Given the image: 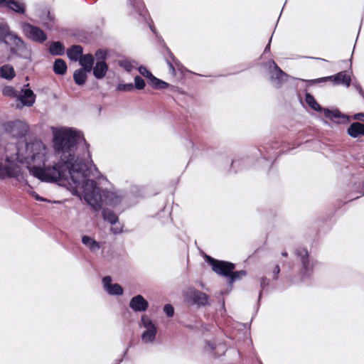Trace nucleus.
Returning a JSON list of instances; mask_svg holds the SVG:
<instances>
[{
    "label": "nucleus",
    "mask_w": 364,
    "mask_h": 364,
    "mask_svg": "<svg viewBox=\"0 0 364 364\" xmlns=\"http://www.w3.org/2000/svg\"><path fill=\"white\" fill-rule=\"evenodd\" d=\"M102 216L105 220H107L112 225L116 224L118 221V216L112 210L108 209L102 211Z\"/></svg>",
    "instance_id": "33"
},
{
    "label": "nucleus",
    "mask_w": 364,
    "mask_h": 364,
    "mask_svg": "<svg viewBox=\"0 0 364 364\" xmlns=\"http://www.w3.org/2000/svg\"><path fill=\"white\" fill-rule=\"evenodd\" d=\"M272 63L273 64L274 70L269 72L270 80L274 87L279 88L287 80L288 75L274 60L272 61Z\"/></svg>",
    "instance_id": "12"
},
{
    "label": "nucleus",
    "mask_w": 364,
    "mask_h": 364,
    "mask_svg": "<svg viewBox=\"0 0 364 364\" xmlns=\"http://www.w3.org/2000/svg\"><path fill=\"white\" fill-rule=\"evenodd\" d=\"M8 127L11 135L16 138L24 136L28 129L27 124L21 120L10 122L8 124Z\"/></svg>",
    "instance_id": "14"
},
{
    "label": "nucleus",
    "mask_w": 364,
    "mask_h": 364,
    "mask_svg": "<svg viewBox=\"0 0 364 364\" xmlns=\"http://www.w3.org/2000/svg\"><path fill=\"white\" fill-rule=\"evenodd\" d=\"M87 73L88 72L82 68L76 70L73 74L75 82L79 85H84L87 80Z\"/></svg>",
    "instance_id": "27"
},
{
    "label": "nucleus",
    "mask_w": 364,
    "mask_h": 364,
    "mask_svg": "<svg viewBox=\"0 0 364 364\" xmlns=\"http://www.w3.org/2000/svg\"><path fill=\"white\" fill-rule=\"evenodd\" d=\"M123 66L124 67V68L126 70H127L128 71H130L131 70V65L129 64V63L128 62H124V64H123Z\"/></svg>",
    "instance_id": "50"
},
{
    "label": "nucleus",
    "mask_w": 364,
    "mask_h": 364,
    "mask_svg": "<svg viewBox=\"0 0 364 364\" xmlns=\"http://www.w3.org/2000/svg\"><path fill=\"white\" fill-rule=\"evenodd\" d=\"M82 242L92 252L98 251L101 247L100 242L87 235L82 237Z\"/></svg>",
    "instance_id": "23"
},
{
    "label": "nucleus",
    "mask_w": 364,
    "mask_h": 364,
    "mask_svg": "<svg viewBox=\"0 0 364 364\" xmlns=\"http://www.w3.org/2000/svg\"><path fill=\"white\" fill-rule=\"evenodd\" d=\"M0 6L20 14H23L26 11V5L21 0H0Z\"/></svg>",
    "instance_id": "16"
},
{
    "label": "nucleus",
    "mask_w": 364,
    "mask_h": 364,
    "mask_svg": "<svg viewBox=\"0 0 364 364\" xmlns=\"http://www.w3.org/2000/svg\"><path fill=\"white\" fill-rule=\"evenodd\" d=\"M145 86L144 80L139 76H136L134 77V86L138 90H141Z\"/></svg>",
    "instance_id": "39"
},
{
    "label": "nucleus",
    "mask_w": 364,
    "mask_h": 364,
    "mask_svg": "<svg viewBox=\"0 0 364 364\" xmlns=\"http://www.w3.org/2000/svg\"><path fill=\"white\" fill-rule=\"evenodd\" d=\"M149 26L150 28L151 29V31H152L154 33H156V31H155V28H153V26H152V25H151V23H149Z\"/></svg>",
    "instance_id": "52"
},
{
    "label": "nucleus",
    "mask_w": 364,
    "mask_h": 364,
    "mask_svg": "<svg viewBox=\"0 0 364 364\" xmlns=\"http://www.w3.org/2000/svg\"><path fill=\"white\" fill-rule=\"evenodd\" d=\"M129 306L134 312H144L149 307V303L141 295L139 294L131 299Z\"/></svg>",
    "instance_id": "17"
},
{
    "label": "nucleus",
    "mask_w": 364,
    "mask_h": 364,
    "mask_svg": "<svg viewBox=\"0 0 364 364\" xmlns=\"http://www.w3.org/2000/svg\"><path fill=\"white\" fill-rule=\"evenodd\" d=\"M80 64L83 67L82 69L87 70V72H90L92 69L94 64V58L91 54H86L82 55L80 58Z\"/></svg>",
    "instance_id": "25"
},
{
    "label": "nucleus",
    "mask_w": 364,
    "mask_h": 364,
    "mask_svg": "<svg viewBox=\"0 0 364 364\" xmlns=\"http://www.w3.org/2000/svg\"><path fill=\"white\" fill-rule=\"evenodd\" d=\"M348 117H350V121L351 119H353V120L364 122V113L363 112L356 113L351 117H350V116H348Z\"/></svg>",
    "instance_id": "42"
},
{
    "label": "nucleus",
    "mask_w": 364,
    "mask_h": 364,
    "mask_svg": "<svg viewBox=\"0 0 364 364\" xmlns=\"http://www.w3.org/2000/svg\"><path fill=\"white\" fill-rule=\"evenodd\" d=\"M282 255L283 257H287L288 256V253H287V252H282Z\"/></svg>",
    "instance_id": "53"
},
{
    "label": "nucleus",
    "mask_w": 364,
    "mask_h": 364,
    "mask_svg": "<svg viewBox=\"0 0 364 364\" xmlns=\"http://www.w3.org/2000/svg\"><path fill=\"white\" fill-rule=\"evenodd\" d=\"M117 89L119 91L129 92L134 90V85L132 83L119 84Z\"/></svg>",
    "instance_id": "38"
},
{
    "label": "nucleus",
    "mask_w": 364,
    "mask_h": 364,
    "mask_svg": "<svg viewBox=\"0 0 364 364\" xmlns=\"http://www.w3.org/2000/svg\"><path fill=\"white\" fill-rule=\"evenodd\" d=\"M92 70H93V75L97 79H102L105 76L108 66L105 62H96Z\"/></svg>",
    "instance_id": "22"
},
{
    "label": "nucleus",
    "mask_w": 364,
    "mask_h": 364,
    "mask_svg": "<svg viewBox=\"0 0 364 364\" xmlns=\"http://www.w3.org/2000/svg\"><path fill=\"white\" fill-rule=\"evenodd\" d=\"M130 5L134 9L136 14L139 16H145L146 14V9L142 0H129Z\"/></svg>",
    "instance_id": "26"
},
{
    "label": "nucleus",
    "mask_w": 364,
    "mask_h": 364,
    "mask_svg": "<svg viewBox=\"0 0 364 364\" xmlns=\"http://www.w3.org/2000/svg\"><path fill=\"white\" fill-rule=\"evenodd\" d=\"M296 262L299 265V274L301 280L310 279L318 262L311 257L306 248L298 247L294 250Z\"/></svg>",
    "instance_id": "4"
},
{
    "label": "nucleus",
    "mask_w": 364,
    "mask_h": 364,
    "mask_svg": "<svg viewBox=\"0 0 364 364\" xmlns=\"http://www.w3.org/2000/svg\"><path fill=\"white\" fill-rule=\"evenodd\" d=\"M1 76L6 79H12L15 76V72L12 66L4 65L0 69Z\"/></svg>",
    "instance_id": "32"
},
{
    "label": "nucleus",
    "mask_w": 364,
    "mask_h": 364,
    "mask_svg": "<svg viewBox=\"0 0 364 364\" xmlns=\"http://www.w3.org/2000/svg\"><path fill=\"white\" fill-rule=\"evenodd\" d=\"M353 85L355 87V89L358 91L359 94L364 97V90L362 89L360 85L358 82H353Z\"/></svg>",
    "instance_id": "46"
},
{
    "label": "nucleus",
    "mask_w": 364,
    "mask_h": 364,
    "mask_svg": "<svg viewBox=\"0 0 364 364\" xmlns=\"http://www.w3.org/2000/svg\"><path fill=\"white\" fill-rule=\"evenodd\" d=\"M347 134L354 139L364 136V124L359 122H353L348 127Z\"/></svg>",
    "instance_id": "21"
},
{
    "label": "nucleus",
    "mask_w": 364,
    "mask_h": 364,
    "mask_svg": "<svg viewBox=\"0 0 364 364\" xmlns=\"http://www.w3.org/2000/svg\"><path fill=\"white\" fill-rule=\"evenodd\" d=\"M272 38V36L270 38V39L268 42V44L266 46L264 50V53H267L270 51V44H271Z\"/></svg>",
    "instance_id": "48"
},
{
    "label": "nucleus",
    "mask_w": 364,
    "mask_h": 364,
    "mask_svg": "<svg viewBox=\"0 0 364 364\" xmlns=\"http://www.w3.org/2000/svg\"><path fill=\"white\" fill-rule=\"evenodd\" d=\"M280 273V267L277 264L275 266L274 270H273V279H278V275Z\"/></svg>",
    "instance_id": "45"
},
{
    "label": "nucleus",
    "mask_w": 364,
    "mask_h": 364,
    "mask_svg": "<svg viewBox=\"0 0 364 364\" xmlns=\"http://www.w3.org/2000/svg\"><path fill=\"white\" fill-rule=\"evenodd\" d=\"M277 142H274L272 145L269 146H260L258 149V151L265 160L270 161L273 158L278 156L280 151H276L278 148Z\"/></svg>",
    "instance_id": "18"
},
{
    "label": "nucleus",
    "mask_w": 364,
    "mask_h": 364,
    "mask_svg": "<svg viewBox=\"0 0 364 364\" xmlns=\"http://www.w3.org/2000/svg\"><path fill=\"white\" fill-rule=\"evenodd\" d=\"M20 26L24 36L32 41L42 43L47 40V34L39 27L26 22H21Z\"/></svg>",
    "instance_id": "7"
},
{
    "label": "nucleus",
    "mask_w": 364,
    "mask_h": 364,
    "mask_svg": "<svg viewBox=\"0 0 364 364\" xmlns=\"http://www.w3.org/2000/svg\"><path fill=\"white\" fill-rule=\"evenodd\" d=\"M149 80V84L155 88H157L159 86V79L154 77L152 75V77H146Z\"/></svg>",
    "instance_id": "40"
},
{
    "label": "nucleus",
    "mask_w": 364,
    "mask_h": 364,
    "mask_svg": "<svg viewBox=\"0 0 364 364\" xmlns=\"http://www.w3.org/2000/svg\"><path fill=\"white\" fill-rule=\"evenodd\" d=\"M111 231L114 233V234H119L120 232H122V227H118V226H116L114 228H111Z\"/></svg>",
    "instance_id": "47"
},
{
    "label": "nucleus",
    "mask_w": 364,
    "mask_h": 364,
    "mask_svg": "<svg viewBox=\"0 0 364 364\" xmlns=\"http://www.w3.org/2000/svg\"><path fill=\"white\" fill-rule=\"evenodd\" d=\"M161 54L163 55L165 62L168 67L169 73L173 76H176V71L183 75V65L176 58L170 49L166 46L165 43L161 40Z\"/></svg>",
    "instance_id": "6"
},
{
    "label": "nucleus",
    "mask_w": 364,
    "mask_h": 364,
    "mask_svg": "<svg viewBox=\"0 0 364 364\" xmlns=\"http://www.w3.org/2000/svg\"><path fill=\"white\" fill-rule=\"evenodd\" d=\"M107 56V53L103 50H99L95 53V58L97 59V62H105Z\"/></svg>",
    "instance_id": "34"
},
{
    "label": "nucleus",
    "mask_w": 364,
    "mask_h": 364,
    "mask_svg": "<svg viewBox=\"0 0 364 364\" xmlns=\"http://www.w3.org/2000/svg\"><path fill=\"white\" fill-rule=\"evenodd\" d=\"M21 173L16 164H6L0 160V179L17 178Z\"/></svg>",
    "instance_id": "13"
},
{
    "label": "nucleus",
    "mask_w": 364,
    "mask_h": 364,
    "mask_svg": "<svg viewBox=\"0 0 364 364\" xmlns=\"http://www.w3.org/2000/svg\"><path fill=\"white\" fill-rule=\"evenodd\" d=\"M149 80V84L155 88H157L159 86V79L154 77L152 75V77H146Z\"/></svg>",
    "instance_id": "41"
},
{
    "label": "nucleus",
    "mask_w": 364,
    "mask_h": 364,
    "mask_svg": "<svg viewBox=\"0 0 364 364\" xmlns=\"http://www.w3.org/2000/svg\"><path fill=\"white\" fill-rule=\"evenodd\" d=\"M315 59H316V60H325L324 59H322V58H316Z\"/></svg>",
    "instance_id": "54"
},
{
    "label": "nucleus",
    "mask_w": 364,
    "mask_h": 364,
    "mask_svg": "<svg viewBox=\"0 0 364 364\" xmlns=\"http://www.w3.org/2000/svg\"><path fill=\"white\" fill-rule=\"evenodd\" d=\"M49 51L53 55H61L65 52V48L60 42H53L50 46Z\"/></svg>",
    "instance_id": "31"
},
{
    "label": "nucleus",
    "mask_w": 364,
    "mask_h": 364,
    "mask_svg": "<svg viewBox=\"0 0 364 364\" xmlns=\"http://www.w3.org/2000/svg\"><path fill=\"white\" fill-rule=\"evenodd\" d=\"M186 301L190 305L197 306H205L208 305L209 296L205 293L200 291L193 287L188 288L184 293Z\"/></svg>",
    "instance_id": "8"
},
{
    "label": "nucleus",
    "mask_w": 364,
    "mask_h": 364,
    "mask_svg": "<svg viewBox=\"0 0 364 364\" xmlns=\"http://www.w3.org/2000/svg\"><path fill=\"white\" fill-rule=\"evenodd\" d=\"M67 70V65L62 59H56L53 65V71L57 75H63Z\"/></svg>",
    "instance_id": "29"
},
{
    "label": "nucleus",
    "mask_w": 364,
    "mask_h": 364,
    "mask_svg": "<svg viewBox=\"0 0 364 364\" xmlns=\"http://www.w3.org/2000/svg\"><path fill=\"white\" fill-rule=\"evenodd\" d=\"M327 81H333L334 85H343L348 87L350 85L351 78L346 71H341L333 75L307 80L309 85L326 82Z\"/></svg>",
    "instance_id": "9"
},
{
    "label": "nucleus",
    "mask_w": 364,
    "mask_h": 364,
    "mask_svg": "<svg viewBox=\"0 0 364 364\" xmlns=\"http://www.w3.org/2000/svg\"><path fill=\"white\" fill-rule=\"evenodd\" d=\"M163 311L166 314V315L169 318L172 317L174 314V308L170 304H165L163 308Z\"/></svg>",
    "instance_id": "37"
},
{
    "label": "nucleus",
    "mask_w": 364,
    "mask_h": 364,
    "mask_svg": "<svg viewBox=\"0 0 364 364\" xmlns=\"http://www.w3.org/2000/svg\"><path fill=\"white\" fill-rule=\"evenodd\" d=\"M40 18L44 22L46 26H51L54 22V15L50 12L49 9H45L42 11L40 15Z\"/></svg>",
    "instance_id": "30"
},
{
    "label": "nucleus",
    "mask_w": 364,
    "mask_h": 364,
    "mask_svg": "<svg viewBox=\"0 0 364 364\" xmlns=\"http://www.w3.org/2000/svg\"><path fill=\"white\" fill-rule=\"evenodd\" d=\"M35 95L30 89L22 90V94L18 97V100L21 103L22 106L31 107L35 102Z\"/></svg>",
    "instance_id": "20"
},
{
    "label": "nucleus",
    "mask_w": 364,
    "mask_h": 364,
    "mask_svg": "<svg viewBox=\"0 0 364 364\" xmlns=\"http://www.w3.org/2000/svg\"><path fill=\"white\" fill-rule=\"evenodd\" d=\"M269 283V280L268 279H267L264 277H261V279H260V287H261L262 290L260 291V292L259 294L258 302H259V301L261 299L262 294V291L263 290H264L267 287H268Z\"/></svg>",
    "instance_id": "35"
},
{
    "label": "nucleus",
    "mask_w": 364,
    "mask_h": 364,
    "mask_svg": "<svg viewBox=\"0 0 364 364\" xmlns=\"http://www.w3.org/2000/svg\"><path fill=\"white\" fill-rule=\"evenodd\" d=\"M82 48L80 46H73L70 48L68 49V57L73 61H77L82 55Z\"/></svg>",
    "instance_id": "24"
},
{
    "label": "nucleus",
    "mask_w": 364,
    "mask_h": 364,
    "mask_svg": "<svg viewBox=\"0 0 364 364\" xmlns=\"http://www.w3.org/2000/svg\"><path fill=\"white\" fill-rule=\"evenodd\" d=\"M102 284L105 291L112 296H121L123 294L122 287L115 283H112V278L109 276H106L102 279Z\"/></svg>",
    "instance_id": "15"
},
{
    "label": "nucleus",
    "mask_w": 364,
    "mask_h": 364,
    "mask_svg": "<svg viewBox=\"0 0 364 364\" xmlns=\"http://www.w3.org/2000/svg\"><path fill=\"white\" fill-rule=\"evenodd\" d=\"M13 45L11 52L19 55L20 57L27 58L30 55V50L24 41L18 35L11 33L7 38Z\"/></svg>",
    "instance_id": "10"
},
{
    "label": "nucleus",
    "mask_w": 364,
    "mask_h": 364,
    "mask_svg": "<svg viewBox=\"0 0 364 364\" xmlns=\"http://www.w3.org/2000/svg\"><path fill=\"white\" fill-rule=\"evenodd\" d=\"M207 262L211 266L212 269L217 274L228 277L229 279V284H232L235 282L240 280L243 277L247 274L246 271H233L235 268V264L230 262L218 260L210 256H206Z\"/></svg>",
    "instance_id": "3"
},
{
    "label": "nucleus",
    "mask_w": 364,
    "mask_h": 364,
    "mask_svg": "<svg viewBox=\"0 0 364 364\" xmlns=\"http://www.w3.org/2000/svg\"><path fill=\"white\" fill-rule=\"evenodd\" d=\"M139 72L145 77H152V74L145 67H139Z\"/></svg>",
    "instance_id": "43"
},
{
    "label": "nucleus",
    "mask_w": 364,
    "mask_h": 364,
    "mask_svg": "<svg viewBox=\"0 0 364 364\" xmlns=\"http://www.w3.org/2000/svg\"><path fill=\"white\" fill-rule=\"evenodd\" d=\"M244 160L242 159H234L232 160L231 167L235 169V171L242 168L243 166Z\"/></svg>",
    "instance_id": "36"
},
{
    "label": "nucleus",
    "mask_w": 364,
    "mask_h": 364,
    "mask_svg": "<svg viewBox=\"0 0 364 364\" xmlns=\"http://www.w3.org/2000/svg\"><path fill=\"white\" fill-rule=\"evenodd\" d=\"M32 196L38 200H43V199L40 197L36 192H32Z\"/></svg>",
    "instance_id": "51"
},
{
    "label": "nucleus",
    "mask_w": 364,
    "mask_h": 364,
    "mask_svg": "<svg viewBox=\"0 0 364 364\" xmlns=\"http://www.w3.org/2000/svg\"><path fill=\"white\" fill-rule=\"evenodd\" d=\"M168 86V84L165 81L161 80V89H165Z\"/></svg>",
    "instance_id": "49"
},
{
    "label": "nucleus",
    "mask_w": 364,
    "mask_h": 364,
    "mask_svg": "<svg viewBox=\"0 0 364 364\" xmlns=\"http://www.w3.org/2000/svg\"><path fill=\"white\" fill-rule=\"evenodd\" d=\"M305 101L312 109L316 112H323L324 116L331 120L341 119V120L338 121V123L348 124L350 122V117L348 115L341 113L338 109L332 111L328 108H323L316 102L314 97L309 92L305 94Z\"/></svg>",
    "instance_id": "5"
},
{
    "label": "nucleus",
    "mask_w": 364,
    "mask_h": 364,
    "mask_svg": "<svg viewBox=\"0 0 364 364\" xmlns=\"http://www.w3.org/2000/svg\"><path fill=\"white\" fill-rule=\"evenodd\" d=\"M141 327L145 328L141 335V341L144 343H151L156 338V328L150 319L146 316H141Z\"/></svg>",
    "instance_id": "11"
},
{
    "label": "nucleus",
    "mask_w": 364,
    "mask_h": 364,
    "mask_svg": "<svg viewBox=\"0 0 364 364\" xmlns=\"http://www.w3.org/2000/svg\"><path fill=\"white\" fill-rule=\"evenodd\" d=\"M12 32L10 31L9 26L6 22L0 21V42H5Z\"/></svg>",
    "instance_id": "28"
},
{
    "label": "nucleus",
    "mask_w": 364,
    "mask_h": 364,
    "mask_svg": "<svg viewBox=\"0 0 364 364\" xmlns=\"http://www.w3.org/2000/svg\"><path fill=\"white\" fill-rule=\"evenodd\" d=\"M3 94L4 95L12 96V95H14L15 94V90L11 87H5L3 89Z\"/></svg>",
    "instance_id": "44"
},
{
    "label": "nucleus",
    "mask_w": 364,
    "mask_h": 364,
    "mask_svg": "<svg viewBox=\"0 0 364 364\" xmlns=\"http://www.w3.org/2000/svg\"><path fill=\"white\" fill-rule=\"evenodd\" d=\"M205 350L213 353L214 357H220L223 355L227 350L226 346L223 343H219L216 344L215 341H205Z\"/></svg>",
    "instance_id": "19"
},
{
    "label": "nucleus",
    "mask_w": 364,
    "mask_h": 364,
    "mask_svg": "<svg viewBox=\"0 0 364 364\" xmlns=\"http://www.w3.org/2000/svg\"><path fill=\"white\" fill-rule=\"evenodd\" d=\"M55 154L41 141L26 144L23 157L29 172L44 182L60 180L80 184L87 169V144L80 132L67 127L52 128Z\"/></svg>",
    "instance_id": "1"
},
{
    "label": "nucleus",
    "mask_w": 364,
    "mask_h": 364,
    "mask_svg": "<svg viewBox=\"0 0 364 364\" xmlns=\"http://www.w3.org/2000/svg\"><path fill=\"white\" fill-rule=\"evenodd\" d=\"M87 169L85 181L78 183H73L75 194L78 191H81L84 200L92 207L95 210H100L102 208L104 201L103 197L107 200L108 203L112 205L119 204L122 200V197L114 192L104 191L97 186V183L93 180H89L88 177L92 175L97 177L100 173L97 168L94 164L91 159V156L88 150H87Z\"/></svg>",
    "instance_id": "2"
}]
</instances>
